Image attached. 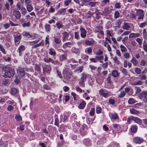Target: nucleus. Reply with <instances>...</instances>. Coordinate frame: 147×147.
Here are the masks:
<instances>
[{"label": "nucleus", "mask_w": 147, "mask_h": 147, "mask_svg": "<svg viewBox=\"0 0 147 147\" xmlns=\"http://www.w3.org/2000/svg\"><path fill=\"white\" fill-rule=\"evenodd\" d=\"M147 24V23L146 22L142 23L139 24V26L140 28H143L145 27Z\"/></svg>", "instance_id": "obj_62"}, {"label": "nucleus", "mask_w": 147, "mask_h": 147, "mask_svg": "<svg viewBox=\"0 0 147 147\" xmlns=\"http://www.w3.org/2000/svg\"><path fill=\"white\" fill-rule=\"evenodd\" d=\"M92 51V48L91 47H89L85 49V52L87 54H91Z\"/></svg>", "instance_id": "obj_17"}, {"label": "nucleus", "mask_w": 147, "mask_h": 147, "mask_svg": "<svg viewBox=\"0 0 147 147\" xmlns=\"http://www.w3.org/2000/svg\"><path fill=\"white\" fill-rule=\"evenodd\" d=\"M109 116L111 119L113 121L119 119V116L116 113H110Z\"/></svg>", "instance_id": "obj_8"}, {"label": "nucleus", "mask_w": 147, "mask_h": 147, "mask_svg": "<svg viewBox=\"0 0 147 147\" xmlns=\"http://www.w3.org/2000/svg\"><path fill=\"white\" fill-rule=\"evenodd\" d=\"M52 59L49 58V59H47V58H44L43 59L44 61L45 62L47 63H49L50 62H52Z\"/></svg>", "instance_id": "obj_47"}, {"label": "nucleus", "mask_w": 147, "mask_h": 147, "mask_svg": "<svg viewBox=\"0 0 147 147\" xmlns=\"http://www.w3.org/2000/svg\"><path fill=\"white\" fill-rule=\"evenodd\" d=\"M105 87L108 88H110L112 87L111 86V83H106Z\"/></svg>", "instance_id": "obj_57"}, {"label": "nucleus", "mask_w": 147, "mask_h": 147, "mask_svg": "<svg viewBox=\"0 0 147 147\" xmlns=\"http://www.w3.org/2000/svg\"><path fill=\"white\" fill-rule=\"evenodd\" d=\"M135 102V100L132 98H130L128 100V103L129 104H132Z\"/></svg>", "instance_id": "obj_53"}, {"label": "nucleus", "mask_w": 147, "mask_h": 147, "mask_svg": "<svg viewBox=\"0 0 147 147\" xmlns=\"http://www.w3.org/2000/svg\"><path fill=\"white\" fill-rule=\"evenodd\" d=\"M54 124L55 125L57 126L58 127L59 126V119L58 118H56L55 119Z\"/></svg>", "instance_id": "obj_60"}, {"label": "nucleus", "mask_w": 147, "mask_h": 147, "mask_svg": "<svg viewBox=\"0 0 147 147\" xmlns=\"http://www.w3.org/2000/svg\"><path fill=\"white\" fill-rule=\"evenodd\" d=\"M130 28L131 27L129 25V23L127 22L124 23L122 26L123 29L127 30H129Z\"/></svg>", "instance_id": "obj_12"}, {"label": "nucleus", "mask_w": 147, "mask_h": 147, "mask_svg": "<svg viewBox=\"0 0 147 147\" xmlns=\"http://www.w3.org/2000/svg\"><path fill=\"white\" fill-rule=\"evenodd\" d=\"M45 28L47 31H49L50 30V25L49 24H46L45 26Z\"/></svg>", "instance_id": "obj_52"}, {"label": "nucleus", "mask_w": 147, "mask_h": 147, "mask_svg": "<svg viewBox=\"0 0 147 147\" xmlns=\"http://www.w3.org/2000/svg\"><path fill=\"white\" fill-rule=\"evenodd\" d=\"M5 73L3 75V77L5 78H10L13 76L14 74V71L12 68L9 67H6L4 71Z\"/></svg>", "instance_id": "obj_1"}, {"label": "nucleus", "mask_w": 147, "mask_h": 147, "mask_svg": "<svg viewBox=\"0 0 147 147\" xmlns=\"http://www.w3.org/2000/svg\"><path fill=\"white\" fill-rule=\"evenodd\" d=\"M25 75V73L24 70L21 69H19V76L22 77Z\"/></svg>", "instance_id": "obj_25"}, {"label": "nucleus", "mask_w": 147, "mask_h": 147, "mask_svg": "<svg viewBox=\"0 0 147 147\" xmlns=\"http://www.w3.org/2000/svg\"><path fill=\"white\" fill-rule=\"evenodd\" d=\"M72 73L71 70L68 68L65 69L63 72L64 78L67 80H69L72 77Z\"/></svg>", "instance_id": "obj_2"}, {"label": "nucleus", "mask_w": 147, "mask_h": 147, "mask_svg": "<svg viewBox=\"0 0 147 147\" xmlns=\"http://www.w3.org/2000/svg\"><path fill=\"white\" fill-rule=\"evenodd\" d=\"M125 92L124 91H123L121 92L119 94L118 96L119 97H123L125 95Z\"/></svg>", "instance_id": "obj_40"}, {"label": "nucleus", "mask_w": 147, "mask_h": 147, "mask_svg": "<svg viewBox=\"0 0 147 147\" xmlns=\"http://www.w3.org/2000/svg\"><path fill=\"white\" fill-rule=\"evenodd\" d=\"M71 51L72 53L77 54H79L80 52L79 50L78 49L76 48L75 47H73L72 48Z\"/></svg>", "instance_id": "obj_20"}, {"label": "nucleus", "mask_w": 147, "mask_h": 147, "mask_svg": "<svg viewBox=\"0 0 147 147\" xmlns=\"http://www.w3.org/2000/svg\"><path fill=\"white\" fill-rule=\"evenodd\" d=\"M139 98L145 102H147V91L143 92L141 93L139 95Z\"/></svg>", "instance_id": "obj_3"}, {"label": "nucleus", "mask_w": 147, "mask_h": 147, "mask_svg": "<svg viewBox=\"0 0 147 147\" xmlns=\"http://www.w3.org/2000/svg\"><path fill=\"white\" fill-rule=\"evenodd\" d=\"M121 22L119 20H117L115 23L116 27H117L119 28L120 27Z\"/></svg>", "instance_id": "obj_41"}, {"label": "nucleus", "mask_w": 147, "mask_h": 147, "mask_svg": "<svg viewBox=\"0 0 147 147\" xmlns=\"http://www.w3.org/2000/svg\"><path fill=\"white\" fill-rule=\"evenodd\" d=\"M86 105V103L84 101H83L79 105L78 107L79 109H82L85 107Z\"/></svg>", "instance_id": "obj_21"}, {"label": "nucleus", "mask_w": 147, "mask_h": 147, "mask_svg": "<svg viewBox=\"0 0 147 147\" xmlns=\"http://www.w3.org/2000/svg\"><path fill=\"white\" fill-rule=\"evenodd\" d=\"M80 35L82 37L84 38L86 36V30L82 27H81L80 28Z\"/></svg>", "instance_id": "obj_11"}, {"label": "nucleus", "mask_w": 147, "mask_h": 147, "mask_svg": "<svg viewBox=\"0 0 147 147\" xmlns=\"http://www.w3.org/2000/svg\"><path fill=\"white\" fill-rule=\"evenodd\" d=\"M97 28H98L99 30H96V32H100V34L102 35H104V32L102 31V27L100 26V27H97Z\"/></svg>", "instance_id": "obj_38"}, {"label": "nucleus", "mask_w": 147, "mask_h": 147, "mask_svg": "<svg viewBox=\"0 0 147 147\" xmlns=\"http://www.w3.org/2000/svg\"><path fill=\"white\" fill-rule=\"evenodd\" d=\"M116 54L120 57H121V55L120 51L119 50H117L116 52Z\"/></svg>", "instance_id": "obj_61"}, {"label": "nucleus", "mask_w": 147, "mask_h": 147, "mask_svg": "<svg viewBox=\"0 0 147 147\" xmlns=\"http://www.w3.org/2000/svg\"><path fill=\"white\" fill-rule=\"evenodd\" d=\"M15 43L16 45L17 46L18 45V36H17L15 37L14 38Z\"/></svg>", "instance_id": "obj_50"}, {"label": "nucleus", "mask_w": 147, "mask_h": 147, "mask_svg": "<svg viewBox=\"0 0 147 147\" xmlns=\"http://www.w3.org/2000/svg\"><path fill=\"white\" fill-rule=\"evenodd\" d=\"M131 61L133 63V65L135 66L138 63V62L136 59L134 57H133Z\"/></svg>", "instance_id": "obj_26"}, {"label": "nucleus", "mask_w": 147, "mask_h": 147, "mask_svg": "<svg viewBox=\"0 0 147 147\" xmlns=\"http://www.w3.org/2000/svg\"><path fill=\"white\" fill-rule=\"evenodd\" d=\"M17 92V89L15 88H12L11 89V93L13 95H15L16 94Z\"/></svg>", "instance_id": "obj_36"}, {"label": "nucleus", "mask_w": 147, "mask_h": 147, "mask_svg": "<svg viewBox=\"0 0 147 147\" xmlns=\"http://www.w3.org/2000/svg\"><path fill=\"white\" fill-rule=\"evenodd\" d=\"M120 13L119 12L117 11H116L114 13V17L115 18H118L119 16Z\"/></svg>", "instance_id": "obj_59"}, {"label": "nucleus", "mask_w": 147, "mask_h": 147, "mask_svg": "<svg viewBox=\"0 0 147 147\" xmlns=\"http://www.w3.org/2000/svg\"><path fill=\"white\" fill-rule=\"evenodd\" d=\"M89 60L90 61V62H92L94 63H96L98 62L96 56L94 58H90Z\"/></svg>", "instance_id": "obj_44"}, {"label": "nucleus", "mask_w": 147, "mask_h": 147, "mask_svg": "<svg viewBox=\"0 0 147 147\" xmlns=\"http://www.w3.org/2000/svg\"><path fill=\"white\" fill-rule=\"evenodd\" d=\"M143 49L146 52H147V43L144 41L143 43Z\"/></svg>", "instance_id": "obj_32"}, {"label": "nucleus", "mask_w": 147, "mask_h": 147, "mask_svg": "<svg viewBox=\"0 0 147 147\" xmlns=\"http://www.w3.org/2000/svg\"><path fill=\"white\" fill-rule=\"evenodd\" d=\"M82 58L83 60L85 61H87L88 60L89 58V56L86 55H82Z\"/></svg>", "instance_id": "obj_35"}, {"label": "nucleus", "mask_w": 147, "mask_h": 147, "mask_svg": "<svg viewBox=\"0 0 147 147\" xmlns=\"http://www.w3.org/2000/svg\"><path fill=\"white\" fill-rule=\"evenodd\" d=\"M113 59L114 61V62L117 64H119L120 62L118 60L117 58L116 57H114Z\"/></svg>", "instance_id": "obj_37"}, {"label": "nucleus", "mask_w": 147, "mask_h": 147, "mask_svg": "<svg viewBox=\"0 0 147 147\" xmlns=\"http://www.w3.org/2000/svg\"><path fill=\"white\" fill-rule=\"evenodd\" d=\"M95 113V109L94 108H92L91 109L89 114L91 116H93Z\"/></svg>", "instance_id": "obj_49"}, {"label": "nucleus", "mask_w": 147, "mask_h": 147, "mask_svg": "<svg viewBox=\"0 0 147 147\" xmlns=\"http://www.w3.org/2000/svg\"><path fill=\"white\" fill-rule=\"evenodd\" d=\"M131 32L129 31H125L124 32L121 34L122 36H124V35H127L129 34Z\"/></svg>", "instance_id": "obj_58"}, {"label": "nucleus", "mask_w": 147, "mask_h": 147, "mask_svg": "<svg viewBox=\"0 0 147 147\" xmlns=\"http://www.w3.org/2000/svg\"><path fill=\"white\" fill-rule=\"evenodd\" d=\"M119 74L116 70H114L112 72V76L116 78L118 77Z\"/></svg>", "instance_id": "obj_24"}, {"label": "nucleus", "mask_w": 147, "mask_h": 147, "mask_svg": "<svg viewBox=\"0 0 147 147\" xmlns=\"http://www.w3.org/2000/svg\"><path fill=\"white\" fill-rule=\"evenodd\" d=\"M30 25V22H28L27 23H24L22 25V26L23 27H28Z\"/></svg>", "instance_id": "obj_64"}, {"label": "nucleus", "mask_w": 147, "mask_h": 147, "mask_svg": "<svg viewBox=\"0 0 147 147\" xmlns=\"http://www.w3.org/2000/svg\"><path fill=\"white\" fill-rule=\"evenodd\" d=\"M26 7L28 11L30 12L33 9V7L30 4H27Z\"/></svg>", "instance_id": "obj_29"}, {"label": "nucleus", "mask_w": 147, "mask_h": 147, "mask_svg": "<svg viewBox=\"0 0 147 147\" xmlns=\"http://www.w3.org/2000/svg\"><path fill=\"white\" fill-rule=\"evenodd\" d=\"M121 51L122 52H124L127 51L126 48L123 45H121L120 46Z\"/></svg>", "instance_id": "obj_33"}, {"label": "nucleus", "mask_w": 147, "mask_h": 147, "mask_svg": "<svg viewBox=\"0 0 147 147\" xmlns=\"http://www.w3.org/2000/svg\"><path fill=\"white\" fill-rule=\"evenodd\" d=\"M67 58V55L66 54H63L60 55L59 59L61 61H63L66 60Z\"/></svg>", "instance_id": "obj_14"}, {"label": "nucleus", "mask_w": 147, "mask_h": 147, "mask_svg": "<svg viewBox=\"0 0 147 147\" xmlns=\"http://www.w3.org/2000/svg\"><path fill=\"white\" fill-rule=\"evenodd\" d=\"M25 47L23 45L20 46L19 48V53L22 52L25 50Z\"/></svg>", "instance_id": "obj_55"}, {"label": "nucleus", "mask_w": 147, "mask_h": 147, "mask_svg": "<svg viewBox=\"0 0 147 147\" xmlns=\"http://www.w3.org/2000/svg\"><path fill=\"white\" fill-rule=\"evenodd\" d=\"M130 111L132 114L137 115L139 113V112L138 111L134 108L130 109Z\"/></svg>", "instance_id": "obj_19"}, {"label": "nucleus", "mask_w": 147, "mask_h": 147, "mask_svg": "<svg viewBox=\"0 0 147 147\" xmlns=\"http://www.w3.org/2000/svg\"><path fill=\"white\" fill-rule=\"evenodd\" d=\"M20 11L21 13L24 15H25L27 12L26 9L24 8H22L20 10Z\"/></svg>", "instance_id": "obj_51"}, {"label": "nucleus", "mask_w": 147, "mask_h": 147, "mask_svg": "<svg viewBox=\"0 0 147 147\" xmlns=\"http://www.w3.org/2000/svg\"><path fill=\"white\" fill-rule=\"evenodd\" d=\"M103 53V51L99 49L95 53V55L96 56H100V55H102V54Z\"/></svg>", "instance_id": "obj_34"}, {"label": "nucleus", "mask_w": 147, "mask_h": 147, "mask_svg": "<svg viewBox=\"0 0 147 147\" xmlns=\"http://www.w3.org/2000/svg\"><path fill=\"white\" fill-rule=\"evenodd\" d=\"M128 40V36H126L123 38L122 40V41L123 44H125V43L127 42Z\"/></svg>", "instance_id": "obj_63"}, {"label": "nucleus", "mask_w": 147, "mask_h": 147, "mask_svg": "<svg viewBox=\"0 0 147 147\" xmlns=\"http://www.w3.org/2000/svg\"><path fill=\"white\" fill-rule=\"evenodd\" d=\"M44 41L42 40L40 42H39L38 44L36 45L35 46V48H36L39 46H42L44 44Z\"/></svg>", "instance_id": "obj_54"}, {"label": "nucleus", "mask_w": 147, "mask_h": 147, "mask_svg": "<svg viewBox=\"0 0 147 147\" xmlns=\"http://www.w3.org/2000/svg\"><path fill=\"white\" fill-rule=\"evenodd\" d=\"M56 25L57 26V28L58 29H60L61 28H62L63 27V26L62 24L59 22H57L56 23Z\"/></svg>", "instance_id": "obj_39"}, {"label": "nucleus", "mask_w": 147, "mask_h": 147, "mask_svg": "<svg viewBox=\"0 0 147 147\" xmlns=\"http://www.w3.org/2000/svg\"><path fill=\"white\" fill-rule=\"evenodd\" d=\"M54 40L55 42L57 44H59L61 42L60 38L57 37H54Z\"/></svg>", "instance_id": "obj_27"}, {"label": "nucleus", "mask_w": 147, "mask_h": 147, "mask_svg": "<svg viewBox=\"0 0 147 147\" xmlns=\"http://www.w3.org/2000/svg\"><path fill=\"white\" fill-rule=\"evenodd\" d=\"M42 67L44 73L45 72H47L48 73H49L51 69V66L49 65H47L44 66L42 65Z\"/></svg>", "instance_id": "obj_9"}, {"label": "nucleus", "mask_w": 147, "mask_h": 147, "mask_svg": "<svg viewBox=\"0 0 147 147\" xmlns=\"http://www.w3.org/2000/svg\"><path fill=\"white\" fill-rule=\"evenodd\" d=\"M132 120L135 122L139 124H140L142 123L141 120L138 117H132Z\"/></svg>", "instance_id": "obj_18"}, {"label": "nucleus", "mask_w": 147, "mask_h": 147, "mask_svg": "<svg viewBox=\"0 0 147 147\" xmlns=\"http://www.w3.org/2000/svg\"><path fill=\"white\" fill-rule=\"evenodd\" d=\"M137 129V127L136 126L133 125L131 128V131L133 132L136 133Z\"/></svg>", "instance_id": "obj_28"}, {"label": "nucleus", "mask_w": 147, "mask_h": 147, "mask_svg": "<svg viewBox=\"0 0 147 147\" xmlns=\"http://www.w3.org/2000/svg\"><path fill=\"white\" fill-rule=\"evenodd\" d=\"M123 55L124 57L126 59H128L130 57L129 54L127 52H125L124 53H123Z\"/></svg>", "instance_id": "obj_45"}, {"label": "nucleus", "mask_w": 147, "mask_h": 147, "mask_svg": "<svg viewBox=\"0 0 147 147\" xmlns=\"http://www.w3.org/2000/svg\"><path fill=\"white\" fill-rule=\"evenodd\" d=\"M136 15L138 16V19H142L144 16L143 11L140 9L137 10L136 11Z\"/></svg>", "instance_id": "obj_5"}, {"label": "nucleus", "mask_w": 147, "mask_h": 147, "mask_svg": "<svg viewBox=\"0 0 147 147\" xmlns=\"http://www.w3.org/2000/svg\"><path fill=\"white\" fill-rule=\"evenodd\" d=\"M101 109L100 107H98L96 109V112L97 113H99L101 112Z\"/></svg>", "instance_id": "obj_56"}, {"label": "nucleus", "mask_w": 147, "mask_h": 147, "mask_svg": "<svg viewBox=\"0 0 147 147\" xmlns=\"http://www.w3.org/2000/svg\"><path fill=\"white\" fill-rule=\"evenodd\" d=\"M63 35V42L69 40V33L66 32H64L62 33Z\"/></svg>", "instance_id": "obj_10"}, {"label": "nucleus", "mask_w": 147, "mask_h": 147, "mask_svg": "<svg viewBox=\"0 0 147 147\" xmlns=\"http://www.w3.org/2000/svg\"><path fill=\"white\" fill-rule=\"evenodd\" d=\"M13 15L16 18H18V9H15L14 10Z\"/></svg>", "instance_id": "obj_31"}, {"label": "nucleus", "mask_w": 147, "mask_h": 147, "mask_svg": "<svg viewBox=\"0 0 147 147\" xmlns=\"http://www.w3.org/2000/svg\"><path fill=\"white\" fill-rule=\"evenodd\" d=\"M115 8L116 9H119L121 7V4L120 3H116L115 5Z\"/></svg>", "instance_id": "obj_46"}, {"label": "nucleus", "mask_w": 147, "mask_h": 147, "mask_svg": "<svg viewBox=\"0 0 147 147\" xmlns=\"http://www.w3.org/2000/svg\"><path fill=\"white\" fill-rule=\"evenodd\" d=\"M99 92L100 96H102L105 98H107L110 96V92L105 90L101 89L99 90Z\"/></svg>", "instance_id": "obj_4"}, {"label": "nucleus", "mask_w": 147, "mask_h": 147, "mask_svg": "<svg viewBox=\"0 0 147 147\" xmlns=\"http://www.w3.org/2000/svg\"><path fill=\"white\" fill-rule=\"evenodd\" d=\"M72 45V43L71 42H67L65 43L63 45V48H65L67 47H70V46Z\"/></svg>", "instance_id": "obj_30"}, {"label": "nucleus", "mask_w": 147, "mask_h": 147, "mask_svg": "<svg viewBox=\"0 0 147 147\" xmlns=\"http://www.w3.org/2000/svg\"><path fill=\"white\" fill-rule=\"evenodd\" d=\"M142 39H140V38H137L136 39V40L137 42H138L139 44L141 45L142 43Z\"/></svg>", "instance_id": "obj_48"}, {"label": "nucleus", "mask_w": 147, "mask_h": 147, "mask_svg": "<svg viewBox=\"0 0 147 147\" xmlns=\"http://www.w3.org/2000/svg\"><path fill=\"white\" fill-rule=\"evenodd\" d=\"M49 53L53 56H55L56 54V52L53 48H50L49 49Z\"/></svg>", "instance_id": "obj_15"}, {"label": "nucleus", "mask_w": 147, "mask_h": 147, "mask_svg": "<svg viewBox=\"0 0 147 147\" xmlns=\"http://www.w3.org/2000/svg\"><path fill=\"white\" fill-rule=\"evenodd\" d=\"M134 38H136L139 37L142 35L141 32H140L138 33H134Z\"/></svg>", "instance_id": "obj_43"}, {"label": "nucleus", "mask_w": 147, "mask_h": 147, "mask_svg": "<svg viewBox=\"0 0 147 147\" xmlns=\"http://www.w3.org/2000/svg\"><path fill=\"white\" fill-rule=\"evenodd\" d=\"M96 57L97 61H98L101 63H103L104 59L103 55L96 56Z\"/></svg>", "instance_id": "obj_13"}, {"label": "nucleus", "mask_w": 147, "mask_h": 147, "mask_svg": "<svg viewBox=\"0 0 147 147\" xmlns=\"http://www.w3.org/2000/svg\"><path fill=\"white\" fill-rule=\"evenodd\" d=\"M89 67L92 71H95L97 69V67L92 65H90Z\"/></svg>", "instance_id": "obj_42"}, {"label": "nucleus", "mask_w": 147, "mask_h": 147, "mask_svg": "<svg viewBox=\"0 0 147 147\" xmlns=\"http://www.w3.org/2000/svg\"><path fill=\"white\" fill-rule=\"evenodd\" d=\"M71 94L73 96L74 100H77L79 98V96L74 92H71Z\"/></svg>", "instance_id": "obj_22"}, {"label": "nucleus", "mask_w": 147, "mask_h": 147, "mask_svg": "<svg viewBox=\"0 0 147 147\" xmlns=\"http://www.w3.org/2000/svg\"><path fill=\"white\" fill-rule=\"evenodd\" d=\"M85 43L87 45H90L94 43V41L93 40H91L90 41L86 40L85 42Z\"/></svg>", "instance_id": "obj_23"}, {"label": "nucleus", "mask_w": 147, "mask_h": 147, "mask_svg": "<svg viewBox=\"0 0 147 147\" xmlns=\"http://www.w3.org/2000/svg\"><path fill=\"white\" fill-rule=\"evenodd\" d=\"M144 141L143 139L140 137H135L133 139V142L136 144H141Z\"/></svg>", "instance_id": "obj_7"}, {"label": "nucleus", "mask_w": 147, "mask_h": 147, "mask_svg": "<svg viewBox=\"0 0 147 147\" xmlns=\"http://www.w3.org/2000/svg\"><path fill=\"white\" fill-rule=\"evenodd\" d=\"M69 116V114L68 113H65L64 114L63 122H65L67 121L68 118Z\"/></svg>", "instance_id": "obj_16"}, {"label": "nucleus", "mask_w": 147, "mask_h": 147, "mask_svg": "<svg viewBox=\"0 0 147 147\" xmlns=\"http://www.w3.org/2000/svg\"><path fill=\"white\" fill-rule=\"evenodd\" d=\"M89 75L86 73H83L81 74L80 82V83H83L86 81V78L89 76Z\"/></svg>", "instance_id": "obj_6"}]
</instances>
